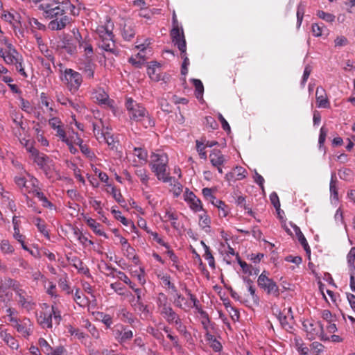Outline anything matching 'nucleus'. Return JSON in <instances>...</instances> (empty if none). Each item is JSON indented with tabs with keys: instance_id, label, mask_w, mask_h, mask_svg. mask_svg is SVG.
I'll list each match as a JSON object with an SVG mask.
<instances>
[{
	"instance_id": "nucleus-17",
	"label": "nucleus",
	"mask_w": 355,
	"mask_h": 355,
	"mask_svg": "<svg viewBox=\"0 0 355 355\" xmlns=\"http://www.w3.org/2000/svg\"><path fill=\"white\" fill-rule=\"evenodd\" d=\"M15 322V327L19 333H20L24 337H27L30 335L32 329V324L28 319L24 320L21 323L18 322L17 320Z\"/></svg>"
},
{
	"instance_id": "nucleus-18",
	"label": "nucleus",
	"mask_w": 355,
	"mask_h": 355,
	"mask_svg": "<svg viewBox=\"0 0 355 355\" xmlns=\"http://www.w3.org/2000/svg\"><path fill=\"white\" fill-rule=\"evenodd\" d=\"M85 220L95 234L107 238L105 232L101 228V225L100 223L89 217H85Z\"/></svg>"
},
{
	"instance_id": "nucleus-63",
	"label": "nucleus",
	"mask_w": 355,
	"mask_h": 355,
	"mask_svg": "<svg viewBox=\"0 0 355 355\" xmlns=\"http://www.w3.org/2000/svg\"><path fill=\"white\" fill-rule=\"evenodd\" d=\"M125 255L130 259H135V250L130 245L123 248Z\"/></svg>"
},
{
	"instance_id": "nucleus-49",
	"label": "nucleus",
	"mask_w": 355,
	"mask_h": 355,
	"mask_svg": "<svg viewBox=\"0 0 355 355\" xmlns=\"http://www.w3.org/2000/svg\"><path fill=\"white\" fill-rule=\"evenodd\" d=\"M135 155L141 161L146 162L148 157L147 151L141 148H135Z\"/></svg>"
},
{
	"instance_id": "nucleus-15",
	"label": "nucleus",
	"mask_w": 355,
	"mask_h": 355,
	"mask_svg": "<svg viewBox=\"0 0 355 355\" xmlns=\"http://www.w3.org/2000/svg\"><path fill=\"white\" fill-rule=\"evenodd\" d=\"M115 338L121 343L130 340L133 337L132 331L125 327L121 326L114 330Z\"/></svg>"
},
{
	"instance_id": "nucleus-4",
	"label": "nucleus",
	"mask_w": 355,
	"mask_h": 355,
	"mask_svg": "<svg viewBox=\"0 0 355 355\" xmlns=\"http://www.w3.org/2000/svg\"><path fill=\"white\" fill-rule=\"evenodd\" d=\"M30 157L43 171L48 178H51V173L55 168L53 161L47 155L37 150Z\"/></svg>"
},
{
	"instance_id": "nucleus-58",
	"label": "nucleus",
	"mask_w": 355,
	"mask_h": 355,
	"mask_svg": "<svg viewBox=\"0 0 355 355\" xmlns=\"http://www.w3.org/2000/svg\"><path fill=\"white\" fill-rule=\"evenodd\" d=\"M118 277L122 280L124 283H125L126 284L129 285V286L132 288V289H135V284H133L130 280V279L127 277V275L123 272H119V275H118Z\"/></svg>"
},
{
	"instance_id": "nucleus-16",
	"label": "nucleus",
	"mask_w": 355,
	"mask_h": 355,
	"mask_svg": "<svg viewBox=\"0 0 355 355\" xmlns=\"http://www.w3.org/2000/svg\"><path fill=\"white\" fill-rule=\"evenodd\" d=\"M316 103L318 107L327 108L329 107L326 91L322 87H318L315 92Z\"/></svg>"
},
{
	"instance_id": "nucleus-13",
	"label": "nucleus",
	"mask_w": 355,
	"mask_h": 355,
	"mask_svg": "<svg viewBox=\"0 0 355 355\" xmlns=\"http://www.w3.org/2000/svg\"><path fill=\"white\" fill-rule=\"evenodd\" d=\"M156 303L157 306V311L161 315L172 309L167 296L162 293L158 294Z\"/></svg>"
},
{
	"instance_id": "nucleus-6",
	"label": "nucleus",
	"mask_w": 355,
	"mask_h": 355,
	"mask_svg": "<svg viewBox=\"0 0 355 355\" xmlns=\"http://www.w3.org/2000/svg\"><path fill=\"white\" fill-rule=\"evenodd\" d=\"M8 282L10 283L9 285L12 287V289L15 291L19 298V304L27 311L32 310L35 305L32 297L29 296L24 290L20 288L16 282H14L10 279H8Z\"/></svg>"
},
{
	"instance_id": "nucleus-61",
	"label": "nucleus",
	"mask_w": 355,
	"mask_h": 355,
	"mask_svg": "<svg viewBox=\"0 0 355 355\" xmlns=\"http://www.w3.org/2000/svg\"><path fill=\"white\" fill-rule=\"evenodd\" d=\"M196 196L192 192L190 191L188 189H186L184 193V200L189 204L191 201H195L196 198Z\"/></svg>"
},
{
	"instance_id": "nucleus-11",
	"label": "nucleus",
	"mask_w": 355,
	"mask_h": 355,
	"mask_svg": "<svg viewBox=\"0 0 355 355\" xmlns=\"http://www.w3.org/2000/svg\"><path fill=\"white\" fill-rule=\"evenodd\" d=\"M276 312H278V320L282 327L287 331L291 329L293 324L291 308L284 309L282 311L277 310Z\"/></svg>"
},
{
	"instance_id": "nucleus-43",
	"label": "nucleus",
	"mask_w": 355,
	"mask_h": 355,
	"mask_svg": "<svg viewBox=\"0 0 355 355\" xmlns=\"http://www.w3.org/2000/svg\"><path fill=\"white\" fill-rule=\"evenodd\" d=\"M317 16L319 18L326 21L327 22H329V23L333 22L336 18V17L333 14L329 13V12H325L322 10H318L317 12Z\"/></svg>"
},
{
	"instance_id": "nucleus-54",
	"label": "nucleus",
	"mask_w": 355,
	"mask_h": 355,
	"mask_svg": "<svg viewBox=\"0 0 355 355\" xmlns=\"http://www.w3.org/2000/svg\"><path fill=\"white\" fill-rule=\"evenodd\" d=\"M0 248L4 253L10 254L14 251L13 247L6 240L1 241Z\"/></svg>"
},
{
	"instance_id": "nucleus-19",
	"label": "nucleus",
	"mask_w": 355,
	"mask_h": 355,
	"mask_svg": "<svg viewBox=\"0 0 355 355\" xmlns=\"http://www.w3.org/2000/svg\"><path fill=\"white\" fill-rule=\"evenodd\" d=\"M107 192L110 193L118 203H119L122 207H125V200H124L120 191L116 189L111 184H107Z\"/></svg>"
},
{
	"instance_id": "nucleus-10",
	"label": "nucleus",
	"mask_w": 355,
	"mask_h": 355,
	"mask_svg": "<svg viewBox=\"0 0 355 355\" xmlns=\"http://www.w3.org/2000/svg\"><path fill=\"white\" fill-rule=\"evenodd\" d=\"M4 40L8 50L4 51L3 49H1L0 55L7 64H14L19 60V54L10 43L6 40Z\"/></svg>"
},
{
	"instance_id": "nucleus-56",
	"label": "nucleus",
	"mask_w": 355,
	"mask_h": 355,
	"mask_svg": "<svg viewBox=\"0 0 355 355\" xmlns=\"http://www.w3.org/2000/svg\"><path fill=\"white\" fill-rule=\"evenodd\" d=\"M304 14V6L301 4H300L297 7V27L298 28L301 26L302 21L303 20Z\"/></svg>"
},
{
	"instance_id": "nucleus-25",
	"label": "nucleus",
	"mask_w": 355,
	"mask_h": 355,
	"mask_svg": "<svg viewBox=\"0 0 355 355\" xmlns=\"http://www.w3.org/2000/svg\"><path fill=\"white\" fill-rule=\"evenodd\" d=\"M112 213L114 214V217L121 221V223L126 227H130L132 231H135L136 230V227L134 223L128 220L125 217L121 215V212L120 211H116L115 209L112 210Z\"/></svg>"
},
{
	"instance_id": "nucleus-27",
	"label": "nucleus",
	"mask_w": 355,
	"mask_h": 355,
	"mask_svg": "<svg viewBox=\"0 0 355 355\" xmlns=\"http://www.w3.org/2000/svg\"><path fill=\"white\" fill-rule=\"evenodd\" d=\"M76 40L79 44L80 49H83L85 53V55L90 56L93 53V49L90 44L86 41L81 40V36L79 33L75 35Z\"/></svg>"
},
{
	"instance_id": "nucleus-55",
	"label": "nucleus",
	"mask_w": 355,
	"mask_h": 355,
	"mask_svg": "<svg viewBox=\"0 0 355 355\" xmlns=\"http://www.w3.org/2000/svg\"><path fill=\"white\" fill-rule=\"evenodd\" d=\"M236 202L237 205L241 206L243 207L249 214H252V209L248 207L245 204V197L240 196L236 198Z\"/></svg>"
},
{
	"instance_id": "nucleus-36",
	"label": "nucleus",
	"mask_w": 355,
	"mask_h": 355,
	"mask_svg": "<svg viewBox=\"0 0 355 355\" xmlns=\"http://www.w3.org/2000/svg\"><path fill=\"white\" fill-rule=\"evenodd\" d=\"M193 83L195 86L196 91L195 95L197 98L201 99L202 98L203 92H204V87L201 82V80L198 79H193Z\"/></svg>"
},
{
	"instance_id": "nucleus-14",
	"label": "nucleus",
	"mask_w": 355,
	"mask_h": 355,
	"mask_svg": "<svg viewBox=\"0 0 355 355\" xmlns=\"http://www.w3.org/2000/svg\"><path fill=\"white\" fill-rule=\"evenodd\" d=\"M209 158L213 166H223L227 162L226 157L220 150L217 149L211 151Z\"/></svg>"
},
{
	"instance_id": "nucleus-62",
	"label": "nucleus",
	"mask_w": 355,
	"mask_h": 355,
	"mask_svg": "<svg viewBox=\"0 0 355 355\" xmlns=\"http://www.w3.org/2000/svg\"><path fill=\"white\" fill-rule=\"evenodd\" d=\"M196 196L192 192L190 191L188 189H186L184 193V200L189 204L191 201H195L196 198Z\"/></svg>"
},
{
	"instance_id": "nucleus-53",
	"label": "nucleus",
	"mask_w": 355,
	"mask_h": 355,
	"mask_svg": "<svg viewBox=\"0 0 355 355\" xmlns=\"http://www.w3.org/2000/svg\"><path fill=\"white\" fill-rule=\"evenodd\" d=\"M205 145L203 143L196 141V148L200 158L206 159L207 156L205 150Z\"/></svg>"
},
{
	"instance_id": "nucleus-31",
	"label": "nucleus",
	"mask_w": 355,
	"mask_h": 355,
	"mask_svg": "<svg viewBox=\"0 0 355 355\" xmlns=\"http://www.w3.org/2000/svg\"><path fill=\"white\" fill-rule=\"evenodd\" d=\"M73 300L77 304L83 307L86 306L89 302L88 299L79 290H76Z\"/></svg>"
},
{
	"instance_id": "nucleus-51",
	"label": "nucleus",
	"mask_w": 355,
	"mask_h": 355,
	"mask_svg": "<svg viewBox=\"0 0 355 355\" xmlns=\"http://www.w3.org/2000/svg\"><path fill=\"white\" fill-rule=\"evenodd\" d=\"M179 315H178L173 308L170 309V311L164 313L162 316L165 319V320L168 323H171V322L175 320Z\"/></svg>"
},
{
	"instance_id": "nucleus-8",
	"label": "nucleus",
	"mask_w": 355,
	"mask_h": 355,
	"mask_svg": "<svg viewBox=\"0 0 355 355\" xmlns=\"http://www.w3.org/2000/svg\"><path fill=\"white\" fill-rule=\"evenodd\" d=\"M258 285L266 290L268 293L273 294L275 296L279 295V288L275 282L261 273L257 280Z\"/></svg>"
},
{
	"instance_id": "nucleus-2",
	"label": "nucleus",
	"mask_w": 355,
	"mask_h": 355,
	"mask_svg": "<svg viewBox=\"0 0 355 355\" xmlns=\"http://www.w3.org/2000/svg\"><path fill=\"white\" fill-rule=\"evenodd\" d=\"M168 162L166 154L162 151L157 150L150 155L149 166L157 178L164 182H168L172 179L166 171Z\"/></svg>"
},
{
	"instance_id": "nucleus-24",
	"label": "nucleus",
	"mask_w": 355,
	"mask_h": 355,
	"mask_svg": "<svg viewBox=\"0 0 355 355\" xmlns=\"http://www.w3.org/2000/svg\"><path fill=\"white\" fill-rule=\"evenodd\" d=\"M178 218V216L175 210L171 208L166 210L164 216V220L166 222H171V225L175 228H177L178 226L177 224Z\"/></svg>"
},
{
	"instance_id": "nucleus-45",
	"label": "nucleus",
	"mask_w": 355,
	"mask_h": 355,
	"mask_svg": "<svg viewBox=\"0 0 355 355\" xmlns=\"http://www.w3.org/2000/svg\"><path fill=\"white\" fill-rule=\"evenodd\" d=\"M38 344L44 353L48 355H49L51 353L52 348L45 339L42 338H40L38 340Z\"/></svg>"
},
{
	"instance_id": "nucleus-37",
	"label": "nucleus",
	"mask_w": 355,
	"mask_h": 355,
	"mask_svg": "<svg viewBox=\"0 0 355 355\" xmlns=\"http://www.w3.org/2000/svg\"><path fill=\"white\" fill-rule=\"evenodd\" d=\"M188 295L190 297L191 301L193 303V307L196 308V309L198 311V312L200 313L201 315H206L205 312L202 310V309L199 304V301L197 300V298L193 294H191L190 292L188 293ZM184 304L185 306H187V307H192V306L187 304V302H185L184 303Z\"/></svg>"
},
{
	"instance_id": "nucleus-3",
	"label": "nucleus",
	"mask_w": 355,
	"mask_h": 355,
	"mask_svg": "<svg viewBox=\"0 0 355 355\" xmlns=\"http://www.w3.org/2000/svg\"><path fill=\"white\" fill-rule=\"evenodd\" d=\"M53 318L55 324H59L61 320V313L58 309L52 305L50 307L48 304H44L42 310L37 317L39 324L43 328H52Z\"/></svg>"
},
{
	"instance_id": "nucleus-35",
	"label": "nucleus",
	"mask_w": 355,
	"mask_h": 355,
	"mask_svg": "<svg viewBox=\"0 0 355 355\" xmlns=\"http://www.w3.org/2000/svg\"><path fill=\"white\" fill-rule=\"evenodd\" d=\"M171 324H173L175 327L176 329L182 334L186 335L187 334V327L182 323V320L178 315L175 320H173Z\"/></svg>"
},
{
	"instance_id": "nucleus-30",
	"label": "nucleus",
	"mask_w": 355,
	"mask_h": 355,
	"mask_svg": "<svg viewBox=\"0 0 355 355\" xmlns=\"http://www.w3.org/2000/svg\"><path fill=\"white\" fill-rule=\"evenodd\" d=\"M135 174L139 178L141 183L148 187L149 175L147 171L144 168H139L136 169Z\"/></svg>"
},
{
	"instance_id": "nucleus-33",
	"label": "nucleus",
	"mask_w": 355,
	"mask_h": 355,
	"mask_svg": "<svg viewBox=\"0 0 355 355\" xmlns=\"http://www.w3.org/2000/svg\"><path fill=\"white\" fill-rule=\"evenodd\" d=\"M211 220L206 213L200 216L199 225L206 232H209Z\"/></svg>"
},
{
	"instance_id": "nucleus-50",
	"label": "nucleus",
	"mask_w": 355,
	"mask_h": 355,
	"mask_svg": "<svg viewBox=\"0 0 355 355\" xmlns=\"http://www.w3.org/2000/svg\"><path fill=\"white\" fill-rule=\"evenodd\" d=\"M74 235L79 242L83 245H86L87 243L89 245L93 244L92 241L88 240V239L78 230L74 231Z\"/></svg>"
},
{
	"instance_id": "nucleus-48",
	"label": "nucleus",
	"mask_w": 355,
	"mask_h": 355,
	"mask_svg": "<svg viewBox=\"0 0 355 355\" xmlns=\"http://www.w3.org/2000/svg\"><path fill=\"white\" fill-rule=\"evenodd\" d=\"M348 40L346 37L343 35H339L336 37L334 40V46L336 48H340L347 45Z\"/></svg>"
},
{
	"instance_id": "nucleus-23",
	"label": "nucleus",
	"mask_w": 355,
	"mask_h": 355,
	"mask_svg": "<svg viewBox=\"0 0 355 355\" xmlns=\"http://www.w3.org/2000/svg\"><path fill=\"white\" fill-rule=\"evenodd\" d=\"M58 48L64 49L69 54H73L76 51V44L69 40H62L59 41Z\"/></svg>"
},
{
	"instance_id": "nucleus-9",
	"label": "nucleus",
	"mask_w": 355,
	"mask_h": 355,
	"mask_svg": "<svg viewBox=\"0 0 355 355\" xmlns=\"http://www.w3.org/2000/svg\"><path fill=\"white\" fill-rule=\"evenodd\" d=\"M171 36L173 42L178 46L181 53L186 54L187 46L183 29L182 28H173L171 31Z\"/></svg>"
},
{
	"instance_id": "nucleus-42",
	"label": "nucleus",
	"mask_w": 355,
	"mask_h": 355,
	"mask_svg": "<svg viewBox=\"0 0 355 355\" xmlns=\"http://www.w3.org/2000/svg\"><path fill=\"white\" fill-rule=\"evenodd\" d=\"M136 48L140 50V51L137 53V58L138 60H143V64H144L145 61L147 59L146 51H147V47L145 44H141L136 46Z\"/></svg>"
},
{
	"instance_id": "nucleus-22",
	"label": "nucleus",
	"mask_w": 355,
	"mask_h": 355,
	"mask_svg": "<svg viewBox=\"0 0 355 355\" xmlns=\"http://www.w3.org/2000/svg\"><path fill=\"white\" fill-rule=\"evenodd\" d=\"M92 98L102 104H106L109 96L103 88H98L92 93Z\"/></svg>"
},
{
	"instance_id": "nucleus-52",
	"label": "nucleus",
	"mask_w": 355,
	"mask_h": 355,
	"mask_svg": "<svg viewBox=\"0 0 355 355\" xmlns=\"http://www.w3.org/2000/svg\"><path fill=\"white\" fill-rule=\"evenodd\" d=\"M189 207L195 212L202 210V205L200 199L196 198L195 201L189 203Z\"/></svg>"
},
{
	"instance_id": "nucleus-41",
	"label": "nucleus",
	"mask_w": 355,
	"mask_h": 355,
	"mask_svg": "<svg viewBox=\"0 0 355 355\" xmlns=\"http://www.w3.org/2000/svg\"><path fill=\"white\" fill-rule=\"evenodd\" d=\"M71 264L80 272H82L83 273H86L87 272H88V269L85 267L81 260L77 257H73L71 259Z\"/></svg>"
},
{
	"instance_id": "nucleus-32",
	"label": "nucleus",
	"mask_w": 355,
	"mask_h": 355,
	"mask_svg": "<svg viewBox=\"0 0 355 355\" xmlns=\"http://www.w3.org/2000/svg\"><path fill=\"white\" fill-rule=\"evenodd\" d=\"M326 26L321 24H313L311 26V31L315 37H321L324 35V32L327 31Z\"/></svg>"
},
{
	"instance_id": "nucleus-1",
	"label": "nucleus",
	"mask_w": 355,
	"mask_h": 355,
	"mask_svg": "<svg viewBox=\"0 0 355 355\" xmlns=\"http://www.w3.org/2000/svg\"><path fill=\"white\" fill-rule=\"evenodd\" d=\"M39 9L43 10L46 18L52 19L49 24V28L60 31L69 23V18L66 14L69 10L73 12L75 7L69 0H42Z\"/></svg>"
},
{
	"instance_id": "nucleus-38",
	"label": "nucleus",
	"mask_w": 355,
	"mask_h": 355,
	"mask_svg": "<svg viewBox=\"0 0 355 355\" xmlns=\"http://www.w3.org/2000/svg\"><path fill=\"white\" fill-rule=\"evenodd\" d=\"M324 347L318 342H313L310 345V353L313 355H322Z\"/></svg>"
},
{
	"instance_id": "nucleus-44",
	"label": "nucleus",
	"mask_w": 355,
	"mask_h": 355,
	"mask_svg": "<svg viewBox=\"0 0 355 355\" xmlns=\"http://www.w3.org/2000/svg\"><path fill=\"white\" fill-rule=\"evenodd\" d=\"M233 173L235 175L236 180H241L246 177V171L241 166H236L233 169Z\"/></svg>"
},
{
	"instance_id": "nucleus-59",
	"label": "nucleus",
	"mask_w": 355,
	"mask_h": 355,
	"mask_svg": "<svg viewBox=\"0 0 355 355\" xmlns=\"http://www.w3.org/2000/svg\"><path fill=\"white\" fill-rule=\"evenodd\" d=\"M41 103L42 105L46 107L47 110L50 112L53 111V108L50 105L49 98L44 93H42L40 95Z\"/></svg>"
},
{
	"instance_id": "nucleus-64",
	"label": "nucleus",
	"mask_w": 355,
	"mask_h": 355,
	"mask_svg": "<svg viewBox=\"0 0 355 355\" xmlns=\"http://www.w3.org/2000/svg\"><path fill=\"white\" fill-rule=\"evenodd\" d=\"M147 73L152 80L155 81H158L159 80V74L156 73L155 67L149 66L147 69Z\"/></svg>"
},
{
	"instance_id": "nucleus-7",
	"label": "nucleus",
	"mask_w": 355,
	"mask_h": 355,
	"mask_svg": "<svg viewBox=\"0 0 355 355\" xmlns=\"http://www.w3.org/2000/svg\"><path fill=\"white\" fill-rule=\"evenodd\" d=\"M62 80L68 85L71 92H75L82 83V76L73 69H67L64 72Z\"/></svg>"
},
{
	"instance_id": "nucleus-34",
	"label": "nucleus",
	"mask_w": 355,
	"mask_h": 355,
	"mask_svg": "<svg viewBox=\"0 0 355 355\" xmlns=\"http://www.w3.org/2000/svg\"><path fill=\"white\" fill-rule=\"evenodd\" d=\"M135 35V32L132 26L125 24L122 29V36L126 40H131Z\"/></svg>"
},
{
	"instance_id": "nucleus-26",
	"label": "nucleus",
	"mask_w": 355,
	"mask_h": 355,
	"mask_svg": "<svg viewBox=\"0 0 355 355\" xmlns=\"http://www.w3.org/2000/svg\"><path fill=\"white\" fill-rule=\"evenodd\" d=\"M1 338L12 349H17L19 347L18 342L10 334L6 331L1 332Z\"/></svg>"
},
{
	"instance_id": "nucleus-5",
	"label": "nucleus",
	"mask_w": 355,
	"mask_h": 355,
	"mask_svg": "<svg viewBox=\"0 0 355 355\" xmlns=\"http://www.w3.org/2000/svg\"><path fill=\"white\" fill-rule=\"evenodd\" d=\"M125 107L129 117L132 120L141 121L146 118H148V114L146 109L130 98H127Z\"/></svg>"
},
{
	"instance_id": "nucleus-29",
	"label": "nucleus",
	"mask_w": 355,
	"mask_h": 355,
	"mask_svg": "<svg viewBox=\"0 0 355 355\" xmlns=\"http://www.w3.org/2000/svg\"><path fill=\"white\" fill-rule=\"evenodd\" d=\"M96 33L101 40L114 37L112 31L110 30L107 26H98L96 28Z\"/></svg>"
},
{
	"instance_id": "nucleus-12",
	"label": "nucleus",
	"mask_w": 355,
	"mask_h": 355,
	"mask_svg": "<svg viewBox=\"0 0 355 355\" xmlns=\"http://www.w3.org/2000/svg\"><path fill=\"white\" fill-rule=\"evenodd\" d=\"M304 326L306 328L309 339H313L316 336H319L322 340H329L328 337L324 336L323 327L320 323L316 322L315 324H313L309 322L308 324H304Z\"/></svg>"
},
{
	"instance_id": "nucleus-47",
	"label": "nucleus",
	"mask_w": 355,
	"mask_h": 355,
	"mask_svg": "<svg viewBox=\"0 0 355 355\" xmlns=\"http://www.w3.org/2000/svg\"><path fill=\"white\" fill-rule=\"evenodd\" d=\"M296 236L297 237V239H298L299 242L302 245V247L304 248V249L306 251V252L308 253V254H310L311 253L310 247H309V245L308 244V242H307L306 238L304 237V234H302V232H301L299 234L296 235Z\"/></svg>"
},
{
	"instance_id": "nucleus-28",
	"label": "nucleus",
	"mask_w": 355,
	"mask_h": 355,
	"mask_svg": "<svg viewBox=\"0 0 355 355\" xmlns=\"http://www.w3.org/2000/svg\"><path fill=\"white\" fill-rule=\"evenodd\" d=\"M100 46L106 51L115 53V44L113 40V37L101 40Z\"/></svg>"
},
{
	"instance_id": "nucleus-39",
	"label": "nucleus",
	"mask_w": 355,
	"mask_h": 355,
	"mask_svg": "<svg viewBox=\"0 0 355 355\" xmlns=\"http://www.w3.org/2000/svg\"><path fill=\"white\" fill-rule=\"evenodd\" d=\"M20 143L30 153V157L35 153L36 151H37V150L33 146V142L31 140L22 139L20 140Z\"/></svg>"
},
{
	"instance_id": "nucleus-57",
	"label": "nucleus",
	"mask_w": 355,
	"mask_h": 355,
	"mask_svg": "<svg viewBox=\"0 0 355 355\" xmlns=\"http://www.w3.org/2000/svg\"><path fill=\"white\" fill-rule=\"evenodd\" d=\"M175 294L174 299V304L179 308L184 309L182 302L185 301V298L177 291L174 292Z\"/></svg>"
},
{
	"instance_id": "nucleus-46",
	"label": "nucleus",
	"mask_w": 355,
	"mask_h": 355,
	"mask_svg": "<svg viewBox=\"0 0 355 355\" xmlns=\"http://www.w3.org/2000/svg\"><path fill=\"white\" fill-rule=\"evenodd\" d=\"M68 331L71 336H73L75 338L80 340H83L86 337V335L83 332L80 331L78 329L73 328L72 326H69Z\"/></svg>"
},
{
	"instance_id": "nucleus-60",
	"label": "nucleus",
	"mask_w": 355,
	"mask_h": 355,
	"mask_svg": "<svg viewBox=\"0 0 355 355\" xmlns=\"http://www.w3.org/2000/svg\"><path fill=\"white\" fill-rule=\"evenodd\" d=\"M204 257L206 260H207L209 266L214 268H215V261L213 255L211 254L210 250L205 252Z\"/></svg>"
},
{
	"instance_id": "nucleus-20",
	"label": "nucleus",
	"mask_w": 355,
	"mask_h": 355,
	"mask_svg": "<svg viewBox=\"0 0 355 355\" xmlns=\"http://www.w3.org/2000/svg\"><path fill=\"white\" fill-rule=\"evenodd\" d=\"M329 190L331 193V200L337 202L338 200V180L335 173L331 174V181L329 184Z\"/></svg>"
},
{
	"instance_id": "nucleus-40",
	"label": "nucleus",
	"mask_w": 355,
	"mask_h": 355,
	"mask_svg": "<svg viewBox=\"0 0 355 355\" xmlns=\"http://www.w3.org/2000/svg\"><path fill=\"white\" fill-rule=\"evenodd\" d=\"M105 140H102V142H105L110 148H114L115 147V144L116 141L113 137V135L109 132V129L106 127V132L105 134Z\"/></svg>"
},
{
	"instance_id": "nucleus-21",
	"label": "nucleus",
	"mask_w": 355,
	"mask_h": 355,
	"mask_svg": "<svg viewBox=\"0 0 355 355\" xmlns=\"http://www.w3.org/2000/svg\"><path fill=\"white\" fill-rule=\"evenodd\" d=\"M93 131L96 138L99 142H102V140H105L104 135L106 132V128H105L102 121H100L99 123H93Z\"/></svg>"
}]
</instances>
